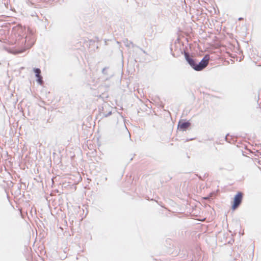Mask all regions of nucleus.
Masks as SVG:
<instances>
[{"mask_svg": "<svg viewBox=\"0 0 261 261\" xmlns=\"http://www.w3.org/2000/svg\"><path fill=\"white\" fill-rule=\"evenodd\" d=\"M207 176H208V174L205 173L204 175V177H206Z\"/></svg>", "mask_w": 261, "mask_h": 261, "instance_id": "14", "label": "nucleus"}, {"mask_svg": "<svg viewBox=\"0 0 261 261\" xmlns=\"http://www.w3.org/2000/svg\"><path fill=\"white\" fill-rule=\"evenodd\" d=\"M170 51H171V55H172L173 57H176L175 56V54L174 53H172V47H170Z\"/></svg>", "mask_w": 261, "mask_h": 261, "instance_id": "11", "label": "nucleus"}, {"mask_svg": "<svg viewBox=\"0 0 261 261\" xmlns=\"http://www.w3.org/2000/svg\"><path fill=\"white\" fill-rule=\"evenodd\" d=\"M100 108H99V112L100 115L102 116V117H107L112 114V111H109L108 113L106 112H101Z\"/></svg>", "mask_w": 261, "mask_h": 261, "instance_id": "7", "label": "nucleus"}, {"mask_svg": "<svg viewBox=\"0 0 261 261\" xmlns=\"http://www.w3.org/2000/svg\"><path fill=\"white\" fill-rule=\"evenodd\" d=\"M191 123L189 120L182 119L179 121L177 125V129L180 131L185 132L188 129Z\"/></svg>", "mask_w": 261, "mask_h": 261, "instance_id": "4", "label": "nucleus"}, {"mask_svg": "<svg viewBox=\"0 0 261 261\" xmlns=\"http://www.w3.org/2000/svg\"><path fill=\"white\" fill-rule=\"evenodd\" d=\"M99 108H100V111L101 112H106L105 110L110 108V106L107 103L105 102L102 105L101 107Z\"/></svg>", "mask_w": 261, "mask_h": 261, "instance_id": "9", "label": "nucleus"}, {"mask_svg": "<svg viewBox=\"0 0 261 261\" xmlns=\"http://www.w3.org/2000/svg\"><path fill=\"white\" fill-rule=\"evenodd\" d=\"M123 43L126 47H130V45H132V47H134L135 45L133 44V42L128 40L127 39H125L123 41Z\"/></svg>", "mask_w": 261, "mask_h": 261, "instance_id": "8", "label": "nucleus"}, {"mask_svg": "<svg viewBox=\"0 0 261 261\" xmlns=\"http://www.w3.org/2000/svg\"><path fill=\"white\" fill-rule=\"evenodd\" d=\"M228 136H229V134H227V135H226L225 138V140H226L227 142H229V143H231V141H230L228 139Z\"/></svg>", "mask_w": 261, "mask_h": 261, "instance_id": "10", "label": "nucleus"}, {"mask_svg": "<svg viewBox=\"0 0 261 261\" xmlns=\"http://www.w3.org/2000/svg\"><path fill=\"white\" fill-rule=\"evenodd\" d=\"M243 197V193L239 191L234 196L233 201L231 203V209L232 210H236L241 204Z\"/></svg>", "mask_w": 261, "mask_h": 261, "instance_id": "3", "label": "nucleus"}, {"mask_svg": "<svg viewBox=\"0 0 261 261\" xmlns=\"http://www.w3.org/2000/svg\"><path fill=\"white\" fill-rule=\"evenodd\" d=\"M102 74L105 76V80L108 81L111 79L114 75L113 72L110 69L109 67H105L102 70Z\"/></svg>", "mask_w": 261, "mask_h": 261, "instance_id": "6", "label": "nucleus"}, {"mask_svg": "<svg viewBox=\"0 0 261 261\" xmlns=\"http://www.w3.org/2000/svg\"><path fill=\"white\" fill-rule=\"evenodd\" d=\"M193 139H194V138L187 139L186 141H190V140H192Z\"/></svg>", "mask_w": 261, "mask_h": 261, "instance_id": "13", "label": "nucleus"}, {"mask_svg": "<svg viewBox=\"0 0 261 261\" xmlns=\"http://www.w3.org/2000/svg\"><path fill=\"white\" fill-rule=\"evenodd\" d=\"M16 33L18 34V40H22V44L24 43V46L19 48H12L10 49V52L14 55L20 54L24 52L26 50L29 49L33 45V42H29L27 43V36L25 35V29L22 26L17 25L15 29Z\"/></svg>", "mask_w": 261, "mask_h": 261, "instance_id": "2", "label": "nucleus"}, {"mask_svg": "<svg viewBox=\"0 0 261 261\" xmlns=\"http://www.w3.org/2000/svg\"><path fill=\"white\" fill-rule=\"evenodd\" d=\"M181 53L184 54L185 60L188 64L195 71H200L202 70L208 64L210 60V55L208 54L205 55L202 60L198 62L196 58L191 56L189 53L184 50L183 52L181 51Z\"/></svg>", "mask_w": 261, "mask_h": 261, "instance_id": "1", "label": "nucleus"}, {"mask_svg": "<svg viewBox=\"0 0 261 261\" xmlns=\"http://www.w3.org/2000/svg\"><path fill=\"white\" fill-rule=\"evenodd\" d=\"M33 71L35 73V77H36V82L40 85H43L44 81L43 77L41 74V70L39 68H34Z\"/></svg>", "mask_w": 261, "mask_h": 261, "instance_id": "5", "label": "nucleus"}, {"mask_svg": "<svg viewBox=\"0 0 261 261\" xmlns=\"http://www.w3.org/2000/svg\"><path fill=\"white\" fill-rule=\"evenodd\" d=\"M238 19H239V20H241L243 19V18L242 17H240Z\"/></svg>", "mask_w": 261, "mask_h": 261, "instance_id": "15", "label": "nucleus"}, {"mask_svg": "<svg viewBox=\"0 0 261 261\" xmlns=\"http://www.w3.org/2000/svg\"><path fill=\"white\" fill-rule=\"evenodd\" d=\"M140 49L143 51V53L146 55H147V53L145 51V50H143L142 48H140Z\"/></svg>", "mask_w": 261, "mask_h": 261, "instance_id": "12", "label": "nucleus"}, {"mask_svg": "<svg viewBox=\"0 0 261 261\" xmlns=\"http://www.w3.org/2000/svg\"><path fill=\"white\" fill-rule=\"evenodd\" d=\"M90 42L91 43V42H94V41H92V40H90Z\"/></svg>", "mask_w": 261, "mask_h": 261, "instance_id": "17", "label": "nucleus"}, {"mask_svg": "<svg viewBox=\"0 0 261 261\" xmlns=\"http://www.w3.org/2000/svg\"><path fill=\"white\" fill-rule=\"evenodd\" d=\"M198 177H199V178L200 179H202V180H203V179L202 178V177H201V176H198Z\"/></svg>", "mask_w": 261, "mask_h": 261, "instance_id": "16", "label": "nucleus"}]
</instances>
